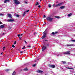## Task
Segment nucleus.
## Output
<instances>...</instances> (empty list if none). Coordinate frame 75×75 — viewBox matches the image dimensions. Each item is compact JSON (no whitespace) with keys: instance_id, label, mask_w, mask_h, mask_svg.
Listing matches in <instances>:
<instances>
[{"instance_id":"nucleus-1","label":"nucleus","mask_w":75,"mask_h":75,"mask_svg":"<svg viewBox=\"0 0 75 75\" xmlns=\"http://www.w3.org/2000/svg\"><path fill=\"white\" fill-rule=\"evenodd\" d=\"M47 29L45 30V31L43 32V36H42V39H43V38H45L46 37V35H47V33H45L46 32V31H47Z\"/></svg>"},{"instance_id":"nucleus-2","label":"nucleus","mask_w":75,"mask_h":75,"mask_svg":"<svg viewBox=\"0 0 75 75\" xmlns=\"http://www.w3.org/2000/svg\"><path fill=\"white\" fill-rule=\"evenodd\" d=\"M53 19H54V18L50 17H47V21H50V22H51V21H52V20H53Z\"/></svg>"},{"instance_id":"nucleus-3","label":"nucleus","mask_w":75,"mask_h":75,"mask_svg":"<svg viewBox=\"0 0 75 75\" xmlns=\"http://www.w3.org/2000/svg\"><path fill=\"white\" fill-rule=\"evenodd\" d=\"M15 4H20V2L17 0H14Z\"/></svg>"},{"instance_id":"nucleus-4","label":"nucleus","mask_w":75,"mask_h":75,"mask_svg":"<svg viewBox=\"0 0 75 75\" xmlns=\"http://www.w3.org/2000/svg\"><path fill=\"white\" fill-rule=\"evenodd\" d=\"M47 46H45L43 45L42 47V51L44 52V51H45V50H46L47 49Z\"/></svg>"},{"instance_id":"nucleus-5","label":"nucleus","mask_w":75,"mask_h":75,"mask_svg":"<svg viewBox=\"0 0 75 75\" xmlns=\"http://www.w3.org/2000/svg\"><path fill=\"white\" fill-rule=\"evenodd\" d=\"M63 54H67V55H70L71 54L70 53V51H67L66 52H63Z\"/></svg>"},{"instance_id":"nucleus-6","label":"nucleus","mask_w":75,"mask_h":75,"mask_svg":"<svg viewBox=\"0 0 75 75\" xmlns=\"http://www.w3.org/2000/svg\"><path fill=\"white\" fill-rule=\"evenodd\" d=\"M49 67L51 68H55V66L54 65H49Z\"/></svg>"},{"instance_id":"nucleus-7","label":"nucleus","mask_w":75,"mask_h":75,"mask_svg":"<svg viewBox=\"0 0 75 75\" xmlns=\"http://www.w3.org/2000/svg\"><path fill=\"white\" fill-rule=\"evenodd\" d=\"M14 21V19H8L7 20V21H8V22H12L13 21Z\"/></svg>"},{"instance_id":"nucleus-8","label":"nucleus","mask_w":75,"mask_h":75,"mask_svg":"<svg viewBox=\"0 0 75 75\" xmlns=\"http://www.w3.org/2000/svg\"><path fill=\"white\" fill-rule=\"evenodd\" d=\"M62 3H60V4H57L55 6V7H58V6H60L62 4Z\"/></svg>"},{"instance_id":"nucleus-9","label":"nucleus","mask_w":75,"mask_h":75,"mask_svg":"<svg viewBox=\"0 0 75 75\" xmlns=\"http://www.w3.org/2000/svg\"><path fill=\"white\" fill-rule=\"evenodd\" d=\"M67 47H72V46H75V45L73 44H71L70 45H67Z\"/></svg>"},{"instance_id":"nucleus-10","label":"nucleus","mask_w":75,"mask_h":75,"mask_svg":"<svg viewBox=\"0 0 75 75\" xmlns=\"http://www.w3.org/2000/svg\"><path fill=\"white\" fill-rule=\"evenodd\" d=\"M43 72V71H42L41 70H38L37 71V72H38V73H42Z\"/></svg>"},{"instance_id":"nucleus-11","label":"nucleus","mask_w":75,"mask_h":75,"mask_svg":"<svg viewBox=\"0 0 75 75\" xmlns=\"http://www.w3.org/2000/svg\"><path fill=\"white\" fill-rule=\"evenodd\" d=\"M7 15H8V17H9V18H12V16H11V14H8Z\"/></svg>"},{"instance_id":"nucleus-12","label":"nucleus","mask_w":75,"mask_h":75,"mask_svg":"<svg viewBox=\"0 0 75 75\" xmlns=\"http://www.w3.org/2000/svg\"><path fill=\"white\" fill-rule=\"evenodd\" d=\"M65 7V6H62L60 7V9H64Z\"/></svg>"},{"instance_id":"nucleus-13","label":"nucleus","mask_w":75,"mask_h":75,"mask_svg":"<svg viewBox=\"0 0 75 75\" xmlns=\"http://www.w3.org/2000/svg\"><path fill=\"white\" fill-rule=\"evenodd\" d=\"M66 68H67V69H72L74 70V68H69V67H66Z\"/></svg>"},{"instance_id":"nucleus-14","label":"nucleus","mask_w":75,"mask_h":75,"mask_svg":"<svg viewBox=\"0 0 75 75\" xmlns=\"http://www.w3.org/2000/svg\"><path fill=\"white\" fill-rule=\"evenodd\" d=\"M55 18H58V19H59V18H60V17L59 16H55Z\"/></svg>"},{"instance_id":"nucleus-15","label":"nucleus","mask_w":75,"mask_h":75,"mask_svg":"<svg viewBox=\"0 0 75 75\" xmlns=\"http://www.w3.org/2000/svg\"><path fill=\"white\" fill-rule=\"evenodd\" d=\"M7 1H10V0H5L4 3H7Z\"/></svg>"},{"instance_id":"nucleus-16","label":"nucleus","mask_w":75,"mask_h":75,"mask_svg":"<svg viewBox=\"0 0 75 75\" xmlns=\"http://www.w3.org/2000/svg\"><path fill=\"white\" fill-rule=\"evenodd\" d=\"M50 35H55V33L54 32H52V33H51Z\"/></svg>"},{"instance_id":"nucleus-17","label":"nucleus","mask_w":75,"mask_h":75,"mask_svg":"<svg viewBox=\"0 0 75 75\" xmlns=\"http://www.w3.org/2000/svg\"><path fill=\"white\" fill-rule=\"evenodd\" d=\"M16 75V71H13L12 75Z\"/></svg>"},{"instance_id":"nucleus-18","label":"nucleus","mask_w":75,"mask_h":75,"mask_svg":"<svg viewBox=\"0 0 75 75\" xmlns=\"http://www.w3.org/2000/svg\"><path fill=\"white\" fill-rule=\"evenodd\" d=\"M72 16V14L71 13H70L69 14H68V16L70 17V16Z\"/></svg>"},{"instance_id":"nucleus-19","label":"nucleus","mask_w":75,"mask_h":75,"mask_svg":"<svg viewBox=\"0 0 75 75\" xmlns=\"http://www.w3.org/2000/svg\"><path fill=\"white\" fill-rule=\"evenodd\" d=\"M62 62L63 64H66V62H65L62 61Z\"/></svg>"},{"instance_id":"nucleus-20","label":"nucleus","mask_w":75,"mask_h":75,"mask_svg":"<svg viewBox=\"0 0 75 75\" xmlns=\"http://www.w3.org/2000/svg\"><path fill=\"white\" fill-rule=\"evenodd\" d=\"M0 27L1 28H4V25H1L0 26Z\"/></svg>"},{"instance_id":"nucleus-21","label":"nucleus","mask_w":75,"mask_h":75,"mask_svg":"<svg viewBox=\"0 0 75 75\" xmlns=\"http://www.w3.org/2000/svg\"><path fill=\"white\" fill-rule=\"evenodd\" d=\"M38 4H39L38 3V2H37L36 3V4H35V6H37V5H38Z\"/></svg>"},{"instance_id":"nucleus-22","label":"nucleus","mask_w":75,"mask_h":75,"mask_svg":"<svg viewBox=\"0 0 75 75\" xmlns=\"http://www.w3.org/2000/svg\"><path fill=\"white\" fill-rule=\"evenodd\" d=\"M4 16V14H2L1 13H0V16Z\"/></svg>"},{"instance_id":"nucleus-23","label":"nucleus","mask_w":75,"mask_h":75,"mask_svg":"<svg viewBox=\"0 0 75 75\" xmlns=\"http://www.w3.org/2000/svg\"><path fill=\"white\" fill-rule=\"evenodd\" d=\"M5 71L7 72V71H10V70L8 69H6V70H5Z\"/></svg>"},{"instance_id":"nucleus-24","label":"nucleus","mask_w":75,"mask_h":75,"mask_svg":"<svg viewBox=\"0 0 75 75\" xmlns=\"http://www.w3.org/2000/svg\"><path fill=\"white\" fill-rule=\"evenodd\" d=\"M48 7H50H50H51V5L49 4L48 5Z\"/></svg>"},{"instance_id":"nucleus-25","label":"nucleus","mask_w":75,"mask_h":75,"mask_svg":"<svg viewBox=\"0 0 75 75\" xmlns=\"http://www.w3.org/2000/svg\"><path fill=\"white\" fill-rule=\"evenodd\" d=\"M50 44H47L46 45V47H48V46H49Z\"/></svg>"},{"instance_id":"nucleus-26","label":"nucleus","mask_w":75,"mask_h":75,"mask_svg":"<svg viewBox=\"0 0 75 75\" xmlns=\"http://www.w3.org/2000/svg\"><path fill=\"white\" fill-rule=\"evenodd\" d=\"M25 14V12H24V14L23 15V16H24V15Z\"/></svg>"},{"instance_id":"nucleus-27","label":"nucleus","mask_w":75,"mask_h":75,"mask_svg":"<svg viewBox=\"0 0 75 75\" xmlns=\"http://www.w3.org/2000/svg\"><path fill=\"white\" fill-rule=\"evenodd\" d=\"M24 71H27L28 69H24Z\"/></svg>"},{"instance_id":"nucleus-28","label":"nucleus","mask_w":75,"mask_h":75,"mask_svg":"<svg viewBox=\"0 0 75 75\" xmlns=\"http://www.w3.org/2000/svg\"><path fill=\"white\" fill-rule=\"evenodd\" d=\"M16 17H19V15H16Z\"/></svg>"},{"instance_id":"nucleus-29","label":"nucleus","mask_w":75,"mask_h":75,"mask_svg":"<svg viewBox=\"0 0 75 75\" xmlns=\"http://www.w3.org/2000/svg\"><path fill=\"white\" fill-rule=\"evenodd\" d=\"M12 47H13V48H14V47H15V46H14V45H13L12 46Z\"/></svg>"},{"instance_id":"nucleus-30","label":"nucleus","mask_w":75,"mask_h":75,"mask_svg":"<svg viewBox=\"0 0 75 75\" xmlns=\"http://www.w3.org/2000/svg\"><path fill=\"white\" fill-rule=\"evenodd\" d=\"M27 47H29V48H30V47H31V46L30 45H29V46H27Z\"/></svg>"},{"instance_id":"nucleus-31","label":"nucleus","mask_w":75,"mask_h":75,"mask_svg":"<svg viewBox=\"0 0 75 75\" xmlns=\"http://www.w3.org/2000/svg\"><path fill=\"white\" fill-rule=\"evenodd\" d=\"M57 56H62V55H61V54H59V55H56Z\"/></svg>"},{"instance_id":"nucleus-32","label":"nucleus","mask_w":75,"mask_h":75,"mask_svg":"<svg viewBox=\"0 0 75 75\" xmlns=\"http://www.w3.org/2000/svg\"><path fill=\"white\" fill-rule=\"evenodd\" d=\"M24 42H25V44H27V42H26V41H25V40H24Z\"/></svg>"},{"instance_id":"nucleus-33","label":"nucleus","mask_w":75,"mask_h":75,"mask_svg":"<svg viewBox=\"0 0 75 75\" xmlns=\"http://www.w3.org/2000/svg\"><path fill=\"white\" fill-rule=\"evenodd\" d=\"M36 65V64H34L33 65V67H35V66Z\"/></svg>"},{"instance_id":"nucleus-34","label":"nucleus","mask_w":75,"mask_h":75,"mask_svg":"<svg viewBox=\"0 0 75 75\" xmlns=\"http://www.w3.org/2000/svg\"><path fill=\"white\" fill-rule=\"evenodd\" d=\"M29 11H30V10H28L26 12H27V13H28V12Z\"/></svg>"},{"instance_id":"nucleus-35","label":"nucleus","mask_w":75,"mask_h":75,"mask_svg":"<svg viewBox=\"0 0 75 75\" xmlns=\"http://www.w3.org/2000/svg\"><path fill=\"white\" fill-rule=\"evenodd\" d=\"M54 33H55V34H57V33H58V32H56Z\"/></svg>"},{"instance_id":"nucleus-36","label":"nucleus","mask_w":75,"mask_h":75,"mask_svg":"<svg viewBox=\"0 0 75 75\" xmlns=\"http://www.w3.org/2000/svg\"><path fill=\"white\" fill-rule=\"evenodd\" d=\"M25 4H27L28 3V2H27L25 1Z\"/></svg>"},{"instance_id":"nucleus-37","label":"nucleus","mask_w":75,"mask_h":75,"mask_svg":"<svg viewBox=\"0 0 75 75\" xmlns=\"http://www.w3.org/2000/svg\"><path fill=\"white\" fill-rule=\"evenodd\" d=\"M72 41H73V42H75V40H72Z\"/></svg>"},{"instance_id":"nucleus-38","label":"nucleus","mask_w":75,"mask_h":75,"mask_svg":"<svg viewBox=\"0 0 75 75\" xmlns=\"http://www.w3.org/2000/svg\"><path fill=\"white\" fill-rule=\"evenodd\" d=\"M14 44H16V41H15Z\"/></svg>"},{"instance_id":"nucleus-39","label":"nucleus","mask_w":75,"mask_h":75,"mask_svg":"<svg viewBox=\"0 0 75 75\" xmlns=\"http://www.w3.org/2000/svg\"><path fill=\"white\" fill-rule=\"evenodd\" d=\"M68 64H72V63H68Z\"/></svg>"},{"instance_id":"nucleus-40","label":"nucleus","mask_w":75,"mask_h":75,"mask_svg":"<svg viewBox=\"0 0 75 75\" xmlns=\"http://www.w3.org/2000/svg\"><path fill=\"white\" fill-rule=\"evenodd\" d=\"M44 18H45V17H46V16H45V15H44L43 16Z\"/></svg>"},{"instance_id":"nucleus-41","label":"nucleus","mask_w":75,"mask_h":75,"mask_svg":"<svg viewBox=\"0 0 75 75\" xmlns=\"http://www.w3.org/2000/svg\"><path fill=\"white\" fill-rule=\"evenodd\" d=\"M18 37H20V35L19 34L18 35Z\"/></svg>"},{"instance_id":"nucleus-42","label":"nucleus","mask_w":75,"mask_h":75,"mask_svg":"<svg viewBox=\"0 0 75 75\" xmlns=\"http://www.w3.org/2000/svg\"><path fill=\"white\" fill-rule=\"evenodd\" d=\"M38 7H39V8H40V7H41V6L40 5H39L38 6Z\"/></svg>"},{"instance_id":"nucleus-43","label":"nucleus","mask_w":75,"mask_h":75,"mask_svg":"<svg viewBox=\"0 0 75 75\" xmlns=\"http://www.w3.org/2000/svg\"><path fill=\"white\" fill-rule=\"evenodd\" d=\"M4 35V33H3V34L1 35Z\"/></svg>"},{"instance_id":"nucleus-44","label":"nucleus","mask_w":75,"mask_h":75,"mask_svg":"<svg viewBox=\"0 0 75 75\" xmlns=\"http://www.w3.org/2000/svg\"><path fill=\"white\" fill-rule=\"evenodd\" d=\"M20 53H21V54H22L23 53V52H22V51L20 52Z\"/></svg>"},{"instance_id":"nucleus-45","label":"nucleus","mask_w":75,"mask_h":75,"mask_svg":"<svg viewBox=\"0 0 75 75\" xmlns=\"http://www.w3.org/2000/svg\"><path fill=\"white\" fill-rule=\"evenodd\" d=\"M3 48H4V49H5V48H6V47H4Z\"/></svg>"},{"instance_id":"nucleus-46","label":"nucleus","mask_w":75,"mask_h":75,"mask_svg":"<svg viewBox=\"0 0 75 75\" xmlns=\"http://www.w3.org/2000/svg\"><path fill=\"white\" fill-rule=\"evenodd\" d=\"M2 24V23L1 22H0V24Z\"/></svg>"},{"instance_id":"nucleus-47","label":"nucleus","mask_w":75,"mask_h":75,"mask_svg":"<svg viewBox=\"0 0 75 75\" xmlns=\"http://www.w3.org/2000/svg\"><path fill=\"white\" fill-rule=\"evenodd\" d=\"M45 41H48L47 40H45Z\"/></svg>"},{"instance_id":"nucleus-48","label":"nucleus","mask_w":75,"mask_h":75,"mask_svg":"<svg viewBox=\"0 0 75 75\" xmlns=\"http://www.w3.org/2000/svg\"><path fill=\"white\" fill-rule=\"evenodd\" d=\"M23 47H24L23 48H25V46H24Z\"/></svg>"},{"instance_id":"nucleus-49","label":"nucleus","mask_w":75,"mask_h":75,"mask_svg":"<svg viewBox=\"0 0 75 75\" xmlns=\"http://www.w3.org/2000/svg\"><path fill=\"white\" fill-rule=\"evenodd\" d=\"M35 34H36V33H34V35H35Z\"/></svg>"},{"instance_id":"nucleus-50","label":"nucleus","mask_w":75,"mask_h":75,"mask_svg":"<svg viewBox=\"0 0 75 75\" xmlns=\"http://www.w3.org/2000/svg\"><path fill=\"white\" fill-rule=\"evenodd\" d=\"M24 47H23L22 48V49H24Z\"/></svg>"},{"instance_id":"nucleus-51","label":"nucleus","mask_w":75,"mask_h":75,"mask_svg":"<svg viewBox=\"0 0 75 75\" xmlns=\"http://www.w3.org/2000/svg\"><path fill=\"white\" fill-rule=\"evenodd\" d=\"M3 51H4V49L3 48Z\"/></svg>"},{"instance_id":"nucleus-52","label":"nucleus","mask_w":75,"mask_h":75,"mask_svg":"<svg viewBox=\"0 0 75 75\" xmlns=\"http://www.w3.org/2000/svg\"><path fill=\"white\" fill-rule=\"evenodd\" d=\"M1 55H3V52H2V53H1Z\"/></svg>"},{"instance_id":"nucleus-53","label":"nucleus","mask_w":75,"mask_h":75,"mask_svg":"<svg viewBox=\"0 0 75 75\" xmlns=\"http://www.w3.org/2000/svg\"><path fill=\"white\" fill-rule=\"evenodd\" d=\"M19 39H20V40H21V38L20 37L19 38Z\"/></svg>"},{"instance_id":"nucleus-54","label":"nucleus","mask_w":75,"mask_h":75,"mask_svg":"<svg viewBox=\"0 0 75 75\" xmlns=\"http://www.w3.org/2000/svg\"><path fill=\"white\" fill-rule=\"evenodd\" d=\"M23 34H21V35H21H21H22Z\"/></svg>"},{"instance_id":"nucleus-55","label":"nucleus","mask_w":75,"mask_h":75,"mask_svg":"<svg viewBox=\"0 0 75 75\" xmlns=\"http://www.w3.org/2000/svg\"><path fill=\"white\" fill-rule=\"evenodd\" d=\"M22 53H23V52H24V51H22Z\"/></svg>"},{"instance_id":"nucleus-56","label":"nucleus","mask_w":75,"mask_h":75,"mask_svg":"<svg viewBox=\"0 0 75 75\" xmlns=\"http://www.w3.org/2000/svg\"><path fill=\"white\" fill-rule=\"evenodd\" d=\"M53 7H54V5H53Z\"/></svg>"},{"instance_id":"nucleus-57","label":"nucleus","mask_w":75,"mask_h":75,"mask_svg":"<svg viewBox=\"0 0 75 75\" xmlns=\"http://www.w3.org/2000/svg\"><path fill=\"white\" fill-rule=\"evenodd\" d=\"M25 51V50H24V51Z\"/></svg>"},{"instance_id":"nucleus-58","label":"nucleus","mask_w":75,"mask_h":75,"mask_svg":"<svg viewBox=\"0 0 75 75\" xmlns=\"http://www.w3.org/2000/svg\"><path fill=\"white\" fill-rule=\"evenodd\" d=\"M40 0V1H41V0Z\"/></svg>"},{"instance_id":"nucleus-59","label":"nucleus","mask_w":75,"mask_h":75,"mask_svg":"<svg viewBox=\"0 0 75 75\" xmlns=\"http://www.w3.org/2000/svg\"><path fill=\"white\" fill-rule=\"evenodd\" d=\"M34 47H33V48H34Z\"/></svg>"},{"instance_id":"nucleus-60","label":"nucleus","mask_w":75,"mask_h":75,"mask_svg":"<svg viewBox=\"0 0 75 75\" xmlns=\"http://www.w3.org/2000/svg\"><path fill=\"white\" fill-rule=\"evenodd\" d=\"M44 25H45V24H44Z\"/></svg>"},{"instance_id":"nucleus-61","label":"nucleus","mask_w":75,"mask_h":75,"mask_svg":"<svg viewBox=\"0 0 75 75\" xmlns=\"http://www.w3.org/2000/svg\"><path fill=\"white\" fill-rule=\"evenodd\" d=\"M74 75H75V74H74Z\"/></svg>"}]
</instances>
